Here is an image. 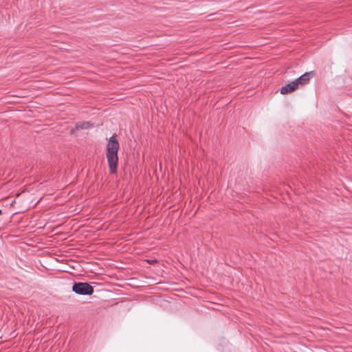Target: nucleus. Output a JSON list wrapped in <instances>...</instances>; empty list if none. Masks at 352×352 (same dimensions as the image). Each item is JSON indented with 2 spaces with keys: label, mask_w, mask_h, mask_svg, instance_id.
<instances>
[{
  "label": "nucleus",
  "mask_w": 352,
  "mask_h": 352,
  "mask_svg": "<svg viewBox=\"0 0 352 352\" xmlns=\"http://www.w3.org/2000/svg\"><path fill=\"white\" fill-rule=\"evenodd\" d=\"M120 144L116 136L112 135L110 137L107 145L106 157L111 174H116L117 173L118 164V152Z\"/></svg>",
  "instance_id": "obj_1"
},
{
  "label": "nucleus",
  "mask_w": 352,
  "mask_h": 352,
  "mask_svg": "<svg viewBox=\"0 0 352 352\" xmlns=\"http://www.w3.org/2000/svg\"><path fill=\"white\" fill-rule=\"evenodd\" d=\"M72 291L79 295H91L94 287L86 282H75L72 286Z\"/></svg>",
  "instance_id": "obj_2"
},
{
  "label": "nucleus",
  "mask_w": 352,
  "mask_h": 352,
  "mask_svg": "<svg viewBox=\"0 0 352 352\" xmlns=\"http://www.w3.org/2000/svg\"><path fill=\"white\" fill-rule=\"evenodd\" d=\"M314 76V74L313 72H305L302 75H301L300 77L297 78L295 80L297 82L298 86H303L306 84H307L310 79Z\"/></svg>",
  "instance_id": "obj_3"
},
{
  "label": "nucleus",
  "mask_w": 352,
  "mask_h": 352,
  "mask_svg": "<svg viewBox=\"0 0 352 352\" xmlns=\"http://www.w3.org/2000/svg\"><path fill=\"white\" fill-rule=\"evenodd\" d=\"M298 87H299V86L298 85L297 82L294 80L292 82H291L287 84L286 85H285L284 87H283L280 89V92L281 94H283V95L287 94H289V93L295 91Z\"/></svg>",
  "instance_id": "obj_4"
},
{
  "label": "nucleus",
  "mask_w": 352,
  "mask_h": 352,
  "mask_svg": "<svg viewBox=\"0 0 352 352\" xmlns=\"http://www.w3.org/2000/svg\"><path fill=\"white\" fill-rule=\"evenodd\" d=\"M91 126H93L92 124H91L89 122H77L76 124V126L78 129H87Z\"/></svg>",
  "instance_id": "obj_5"
},
{
  "label": "nucleus",
  "mask_w": 352,
  "mask_h": 352,
  "mask_svg": "<svg viewBox=\"0 0 352 352\" xmlns=\"http://www.w3.org/2000/svg\"><path fill=\"white\" fill-rule=\"evenodd\" d=\"M1 213H2V210H0V214H1Z\"/></svg>",
  "instance_id": "obj_6"
}]
</instances>
